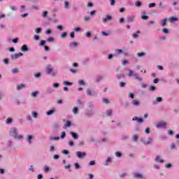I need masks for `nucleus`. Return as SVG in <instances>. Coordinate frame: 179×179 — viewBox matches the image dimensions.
<instances>
[{
    "mask_svg": "<svg viewBox=\"0 0 179 179\" xmlns=\"http://www.w3.org/2000/svg\"><path fill=\"white\" fill-rule=\"evenodd\" d=\"M17 129L16 127H12L10 129V136H13L14 139H18L22 141L23 139V136L17 134Z\"/></svg>",
    "mask_w": 179,
    "mask_h": 179,
    "instance_id": "obj_1",
    "label": "nucleus"
},
{
    "mask_svg": "<svg viewBox=\"0 0 179 179\" xmlns=\"http://www.w3.org/2000/svg\"><path fill=\"white\" fill-rule=\"evenodd\" d=\"M46 73L47 75H52V76H56L57 72L54 71V67L51 64H48L46 66Z\"/></svg>",
    "mask_w": 179,
    "mask_h": 179,
    "instance_id": "obj_2",
    "label": "nucleus"
},
{
    "mask_svg": "<svg viewBox=\"0 0 179 179\" xmlns=\"http://www.w3.org/2000/svg\"><path fill=\"white\" fill-rule=\"evenodd\" d=\"M128 76L129 78H132V76H134L135 77V79L136 80H138L139 82H142V80H143V79L142 78V77H141L139 76V74L138 73H134V71L131 70V69H129V74H128Z\"/></svg>",
    "mask_w": 179,
    "mask_h": 179,
    "instance_id": "obj_3",
    "label": "nucleus"
},
{
    "mask_svg": "<svg viewBox=\"0 0 179 179\" xmlns=\"http://www.w3.org/2000/svg\"><path fill=\"white\" fill-rule=\"evenodd\" d=\"M111 20H113V16H111L110 15H108V14L103 16L101 19V21L104 24H106V23H107V22H111Z\"/></svg>",
    "mask_w": 179,
    "mask_h": 179,
    "instance_id": "obj_4",
    "label": "nucleus"
},
{
    "mask_svg": "<svg viewBox=\"0 0 179 179\" xmlns=\"http://www.w3.org/2000/svg\"><path fill=\"white\" fill-rule=\"evenodd\" d=\"M76 156L78 159H83L84 157H86V152L78 151L76 152Z\"/></svg>",
    "mask_w": 179,
    "mask_h": 179,
    "instance_id": "obj_5",
    "label": "nucleus"
},
{
    "mask_svg": "<svg viewBox=\"0 0 179 179\" xmlns=\"http://www.w3.org/2000/svg\"><path fill=\"white\" fill-rule=\"evenodd\" d=\"M20 57H23V53L19 52L15 53V55H11V59H17Z\"/></svg>",
    "mask_w": 179,
    "mask_h": 179,
    "instance_id": "obj_6",
    "label": "nucleus"
},
{
    "mask_svg": "<svg viewBox=\"0 0 179 179\" xmlns=\"http://www.w3.org/2000/svg\"><path fill=\"white\" fill-rule=\"evenodd\" d=\"M166 125L167 124L165 122H160L156 125V127L157 128H166Z\"/></svg>",
    "mask_w": 179,
    "mask_h": 179,
    "instance_id": "obj_7",
    "label": "nucleus"
},
{
    "mask_svg": "<svg viewBox=\"0 0 179 179\" xmlns=\"http://www.w3.org/2000/svg\"><path fill=\"white\" fill-rule=\"evenodd\" d=\"M133 176L134 178H138V179L143 178V175H142V173H134L133 174Z\"/></svg>",
    "mask_w": 179,
    "mask_h": 179,
    "instance_id": "obj_8",
    "label": "nucleus"
},
{
    "mask_svg": "<svg viewBox=\"0 0 179 179\" xmlns=\"http://www.w3.org/2000/svg\"><path fill=\"white\" fill-rule=\"evenodd\" d=\"M27 141L28 142V143H29V145H31L33 143V136L31 135H28L27 136Z\"/></svg>",
    "mask_w": 179,
    "mask_h": 179,
    "instance_id": "obj_9",
    "label": "nucleus"
},
{
    "mask_svg": "<svg viewBox=\"0 0 179 179\" xmlns=\"http://www.w3.org/2000/svg\"><path fill=\"white\" fill-rule=\"evenodd\" d=\"M132 121H138L140 124H142V122H143V119L135 116L132 118Z\"/></svg>",
    "mask_w": 179,
    "mask_h": 179,
    "instance_id": "obj_10",
    "label": "nucleus"
},
{
    "mask_svg": "<svg viewBox=\"0 0 179 179\" xmlns=\"http://www.w3.org/2000/svg\"><path fill=\"white\" fill-rule=\"evenodd\" d=\"M71 125H72V122H71V121H69V120H66L63 128H64V129H66V128H69V127H71Z\"/></svg>",
    "mask_w": 179,
    "mask_h": 179,
    "instance_id": "obj_11",
    "label": "nucleus"
},
{
    "mask_svg": "<svg viewBox=\"0 0 179 179\" xmlns=\"http://www.w3.org/2000/svg\"><path fill=\"white\" fill-rule=\"evenodd\" d=\"M21 51H22V52H27V51H29V48L27 47V45H23L21 47Z\"/></svg>",
    "mask_w": 179,
    "mask_h": 179,
    "instance_id": "obj_12",
    "label": "nucleus"
},
{
    "mask_svg": "<svg viewBox=\"0 0 179 179\" xmlns=\"http://www.w3.org/2000/svg\"><path fill=\"white\" fill-rule=\"evenodd\" d=\"M141 141L143 142V145H150L152 143V138H148V141H143V139L141 138Z\"/></svg>",
    "mask_w": 179,
    "mask_h": 179,
    "instance_id": "obj_13",
    "label": "nucleus"
},
{
    "mask_svg": "<svg viewBox=\"0 0 179 179\" xmlns=\"http://www.w3.org/2000/svg\"><path fill=\"white\" fill-rule=\"evenodd\" d=\"M87 96H95L96 95V92L94 91H92L90 90H87Z\"/></svg>",
    "mask_w": 179,
    "mask_h": 179,
    "instance_id": "obj_14",
    "label": "nucleus"
},
{
    "mask_svg": "<svg viewBox=\"0 0 179 179\" xmlns=\"http://www.w3.org/2000/svg\"><path fill=\"white\" fill-rule=\"evenodd\" d=\"M155 162H157V163H164V160H163L162 158H160V156L156 157Z\"/></svg>",
    "mask_w": 179,
    "mask_h": 179,
    "instance_id": "obj_15",
    "label": "nucleus"
},
{
    "mask_svg": "<svg viewBox=\"0 0 179 179\" xmlns=\"http://www.w3.org/2000/svg\"><path fill=\"white\" fill-rule=\"evenodd\" d=\"M162 101H163V99L160 96L157 97L156 101L153 102L154 105L157 104V103H162Z\"/></svg>",
    "mask_w": 179,
    "mask_h": 179,
    "instance_id": "obj_16",
    "label": "nucleus"
},
{
    "mask_svg": "<svg viewBox=\"0 0 179 179\" xmlns=\"http://www.w3.org/2000/svg\"><path fill=\"white\" fill-rule=\"evenodd\" d=\"M127 22H129V23H132V22L135 20V15L127 17Z\"/></svg>",
    "mask_w": 179,
    "mask_h": 179,
    "instance_id": "obj_17",
    "label": "nucleus"
},
{
    "mask_svg": "<svg viewBox=\"0 0 179 179\" xmlns=\"http://www.w3.org/2000/svg\"><path fill=\"white\" fill-rule=\"evenodd\" d=\"M70 135H71L73 139H79V136L75 132H71Z\"/></svg>",
    "mask_w": 179,
    "mask_h": 179,
    "instance_id": "obj_18",
    "label": "nucleus"
},
{
    "mask_svg": "<svg viewBox=\"0 0 179 179\" xmlns=\"http://www.w3.org/2000/svg\"><path fill=\"white\" fill-rule=\"evenodd\" d=\"M167 20H169L167 18H164L161 21V26L162 27H164V26H166V24H167Z\"/></svg>",
    "mask_w": 179,
    "mask_h": 179,
    "instance_id": "obj_19",
    "label": "nucleus"
},
{
    "mask_svg": "<svg viewBox=\"0 0 179 179\" xmlns=\"http://www.w3.org/2000/svg\"><path fill=\"white\" fill-rule=\"evenodd\" d=\"M26 85L24 84H19L17 85V90H22V89H24Z\"/></svg>",
    "mask_w": 179,
    "mask_h": 179,
    "instance_id": "obj_20",
    "label": "nucleus"
},
{
    "mask_svg": "<svg viewBox=\"0 0 179 179\" xmlns=\"http://www.w3.org/2000/svg\"><path fill=\"white\" fill-rule=\"evenodd\" d=\"M169 22L171 23H173V22H177L178 20V18L175 17H171L168 19Z\"/></svg>",
    "mask_w": 179,
    "mask_h": 179,
    "instance_id": "obj_21",
    "label": "nucleus"
},
{
    "mask_svg": "<svg viewBox=\"0 0 179 179\" xmlns=\"http://www.w3.org/2000/svg\"><path fill=\"white\" fill-rule=\"evenodd\" d=\"M13 120L12 119V117H8L7 118V120H6V124L7 125H9L10 124H12Z\"/></svg>",
    "mask_w": 179,
    "mask_h": 179,
    "instance_id": "obj_22",
    "label": "nucleus"
},
{
    "mask_svg": "<svg viewBox=\"0 0 179 179\" xmlns=\"http://www.w3.org/2000/svg\"><path fill=\"white\" fill-rule=\"evenodd\" d=\"M106 113L108 117H111V115H113V110L111 109L107 110Z\"/></svg>",
    "mask_w": 179,
    "mask_h": 179,
    "instance_id": "obj_23",
    "label": "nucleus"
},
{
    "mask_svg": "<svg viewBox=\"0 0 179 179\" xmlns=\"http://www.w3.org/2000/svg\"><path fill=\"white\" fill-rule=\"evenodd\" d=\"M49 141H59V136H50Z\"/></svg>",
    "mask_w": 179,
    "mask_h": 179,
    "instance_id": "obj_24",
    "label": "nucleus"
},
{
    "mask_svg": "<svg viewBox=\"0 0 179 179\" xmlns=\"http://www.w3.org/2000/svg\"><path fill=\"white\" fill-rule=\"evenodd\" d=\"M74 47H78V43H76V42H71L70 43V48H74Z\"/></svg>",
    "mask_w": 179,
    "mask_h": 179,
    "instance_id": "obj_25",
    "label": "nucleus"
},
{
    "mask_svg": "<svg viewBox=\"0 0 179 179\" xmlns=\"http://www.w3.org/2000/svg\"><path fill=\"white\" fill-rule=\"evenodd\" d=\"M55 113V109L50 110L47 112V115H52Z\"/></svg>",
    "mask_w": 179,
    "mask_h": 179,
    "instance_id": "obj_26",
    "label": "nucleus"
},
{
    "mask_svg": "<svg viewBox=\"0 0 179 179\" xmlns=\"http://www.w3.org/2000/svg\"><path fill=\"white\" fill-rule=\"evenodd\" d=\"M131 104H132L133 106H139L140 103H139L138 101H136V100H133V101H131Z\"/></svg>",
    "mask_w": 179,
    "mask_h": 179,
    "instance_id": "obj_27",
    "label": "nucleus"
},
{
    "mask_svg": "<svg viewBox=\"0 0 179 179\" xmlns=\"http://www.w3.org/2000/svg\"><path fill=\"white\" fill-rule=\"evenodd\" d=\"M31 97H36L38 96V91L31 92Z\"/></svg>",
    "mask_w": 179,
    "mask_h": 179,
    "instance_id": "obj_28",
    "label": "nucleus"
},
{
    "mask_svg": "<svg viewBox=\"0 0 179 179\" xmlns=\"http://www.w3.org/2000/svg\"><path fill=\"white\" fill-rule=\"evenodd\" d=\"M122 78H125V74H124V73L117 75V79H122Z\"/></svg>",
    "mask_w": 179,
    "mask_h": 179,
    "instance_id": "obj_29",
    "label": "nucleus"
},
{
    "mask_svg": "<svg viewBox=\"0 0 179 179\" xmlns=\"http://www.w3.org/2000/svg\"><path fill=\"white\" fill-rule=\"evenodd\" d=\"M64 9H69V2L65 1H64Z\"/></svg>",
    "mask_w": 179,
    "mask_h": 179,
    "instance_id": "obj_30",
    "label": "nucleus"
},
{
    "mask_svg": "<svg viewBox=\"0 0 179 179\" xmlns=\"http://www.w3.org/2000/svg\"><path fill=\"white\" fill-rule=\"evenodd\" d=\"M78 85L80 86H85V85H86V83H85L83 80H80L78 81Z\"/></svg>",
    "mask_w": 179,
    "mask_h": 179,
    "instance_id": "obj_31",
    "label": "nucleus"
},
{
    "mask_svg": "<svg viewBox=\"0 0 179 179\" xmlns=\"http://www.w3.org/2000/svg\"><path fill=\"white\" fill-rule=\"evenodd\" d=\"M79 111V109L78 108V107H74L73 108V114H78Z\"/></svg>",
    "mask_w": 179,
    "mask_h": 179,
    "instance_id": "obj_32",
    "label": "nucleus"
},
{
    "mask_svg": "<svg viewBox=\"0 0 179 179\" xmlns=\"http://www.w3.org/2000/svg\"><path fill=\"white\" fill-rule=\"evenodd\" d=\"M64 86H72L73 83H70V82H68V81H64Z\"/></svg>",
    "mask_w": 179,
    "mask_h": 179,
    "instance_id": "obj_33",
    "label": "nucleus"
},
{
    "mask_svg": "<svg viewBox=\"0 0 179 179\" xmlns=\"http://www.w3.org/2000/svg\"><path fill=\"white\" fill-rule=\"evenodd\" d=\"M43 171H45V173H47L48 171H50V167L48 166L45 165L43 167Z\"/></svg>",
    "mask_w": 179,
    "mask_h": 179,
    "instance_id": "obj_34",
    "label": "nucleus"
},
{
    "mask_svg": "<svg viewBox=\"0 0 179 179\" xmlns=\"http://www.w3.org/2000/svg\"><path fill=\"white\" fill-rule=\"evenodd\" d=\"M148 90H149L150 92H155V90H156V87H155V86H153V85H151V86L149 87Z\"/></svg>",
    "mask_w": 179,
    "mask_h": 179,
    "instance_id": "obj_35",
    "label": "nucleus"
},
{
    "mask_svg": "<svg viewBox=\"0 0 179 179\" xmlns=\"http://www.w3.org/2000/svg\"><path fill=\"white\" fill-rule=\"evenodd\" d=\"M41 30H43V29H41V28H40V27L36 28V29H35V33H36V34H38L41 33Z\"/></svg>",
    "mask_w": 179,
    "mask_h": 179,
    "instance_id": "obj_36",
    "label": "nucleus"
},
{
    "mask_svg": "<svg viewBox=\"0 0 179 179\" xmlns=\"http://www.w3.org/2000/svg\"><path fill=\"white\" fill-rule=\"evenodd\" d=\"M136 6L137 8H140V6H142V2L138 1H136V3H135Z\"/></svg>",
    "mask_w": 179,
    "mask_h": 179,
    "instance_id": "obj_37",
    "label": "nucleus"
},
{
    "mask_svg": "<svg viewBox=\"0 0 179 179\" xmlns=\"http://www.w3.org/2000/svg\"><path fill=\"white\" fill-rule=\"evenodd\" d=\"M145 55H146V53H145V52H138V53H137V57H145Z\"/></svg>",
    "mask_w": 179,
    "mask_h": 179,
    "instance_id": "obj_38",
    "label": "nucleus"
},
{
    "mask_svg": "<svg viewBox=\"0 0 179 179\" xmlns=\"http://www.w3.org/2000/svg\"><path fill=\"white\" fill-rule=\"evenodd\" d=\"M108 163H111V157H108V159L106 161L105 166H108Z\"/></svg>",
    "mask_w": 179,
    "mask_h": 179,
    "instance_id": "obj_39",
    "label": "nucleus"
},
{
    "mask_svg": "<svg viewBox=\"0 0 179 179\" xmlns=\"http://www.w3.org/2000/svg\"><path fill=\"white\" fill-rule=\"evenodd\" d=\"M115 52H117V54L118 55H120L122 54V52H124V51L121 49H117V50H115Z\"/></svg>",
    "mask_w": 179,
    "mask_h": 179,
    "instance_id": "obj_40",
    "label": "nucleus"
},
{
    "mask_svg": "<svg viewBox=\"0 0 179 179\" xmlns=\"http://www.w3.org/2000/svg\"><path fill=\"white\" fill-rule=\"evenodd\" d=\"M32 117L34 118H37L38 117V113H37V112H32Z\"/></svg>",
    "mask_w": 179,
    "mask_h": 179,
    "instance_id": "obj_41",
    "label": "nucleus"
},
{
    "mask_svg": "<svg viewBox=\"0 0 179 179\" xmlns=\"http://www.w3.org/2000/svg\"><path fill=\"white\" fill-rule=\"evenodd\" d=\"M132 139H133L134 142H137V141H138V135H136V134L134 135Z\"/></svg>",
    "mask_w": 179,
    "mask_h": 179,
    "instance_id": "obj_42",
    "label": "nucleus"
},
{
    "mask_svg": "<svg viewBox=\"0 0 179 179\" xmlns=\"http://www.w3.org/2000/svg\"><path fill=\"white\" fill-rule=\"evenodd\" d=\"M48 15V11H43L42 13L43 17H47Z\"/></svg>",
    "mask_w": 179,
    "mask_h": 179,
    "instance_id": "obj_43",
    "label": "nucleus"
},
{
    "mask_svg": "<svg viewBox=\"0 0 179 179\" xmlns=\"http://www.w3.org/2000/svg\"><path fill=\"white\" fill-rule=\"evenodd\" d=\"M66 36H68V34L66 32H63V33H62L61 38H65V37H66Z\"/></svg>",
    "mask_w": 179,
    "mask_h": 179,
    "instance_id": "obj_44",
    "label": "nucleus"
},
{
    "mask_svg": "<svg viewBox=\"0 0 179 179\" xmlns=\"http://www.w3.org/2000/svg\"><path fill=\"white\" fill-rule=\"evenodd\" d=\"M39 45L41 47H44V45H45V41H41Z\"/></svg>",
    "mask_w": 179,
    "mask_h": 179,
    "instance_id": "obj_45",
    "label": "nucleus"
},
{
    "mask_svg": "<svg viewBox=\"0 0 179 179\" xmlns=\"http://www.w3.org/2000/svg\"><path fill=\"white\" fill-rule=\"evenodd\" d=\"M88 107H89V108H90L91 110H93V108H94V105H93V103H88Z\"/></svg>",
    "mask_w": 179,
    "mask_h": 179,
    "instance_id": "obj_46",
    "label": "nucleus"
},
{
    "mask_svg": "<svg viewBox=\"0 0 179 179\" xmlns=\"http://www.w3.org/2000/svg\"><path fill=\"white\" fill-rule=\"evenodd\" d=\"M65 136H66V133H65V131H63L60 136V138L62 139H64V138H65Z\"/></svg>",
    "mask_w": 179,
    "mask_h": 179,
    "instance_id": "obj_47",
    "label": "nucleus"
},
{
    "mask_svg": "<svg viewBox=\"0 0 179 179\" xmlns=\"http://www.w3.org/2000/svg\"><path fill=\"white\" fill-rule=\"evenodd\" d=\"M141 19H143V20H148L149 19V16H148V15H142L141 16Z\"/></svg>",
    "mask_w": 179,
    "mask_h": 179,
    "instance_id": "obj_48",
    "label": "nucleus"
},
{
    "mask_svg": "<svg viewBox=\"0 0 179 179\" xmlns=\"http://www.w3.org/2000/svg\"><path fill=\"white\" fill-rule=\"evenodd\" d=\"M149 8H155V6H156V3H150L148 4Z\"/></svg>",
    "mask_w": 179,
    "mask_h": 179,
    "instance_id": "obj_49",
    "label": "nucleus"
},
{
    "mask_svg": "<svg viewBox=\"0 0 179 179\" xmlns=\"http://www.w3.org/2000/svg\"><path fill=\"white\" fill-rule=\"evenodd\" d=\"M85 115L87 117H92V115H94V113H85Z\"/></svg>",
    "mask_w": 179,
    "mask_h": 179,
    "instance_id": "obj_50",
    "label": "nucleus"
},
{
    "mask_svg": "<svg viewBox=\"0 0 179 179\" xmlns=\"http://www.w3.org/2000/svg\"><path fill=\"white\" fill-rule=\"evenodd\" d=\"M34 39L36 41H38V40H40V36H38V35H34Z\"/></svg>",
    "mask_w": 179,
    "mask_h": 179,
    "instance_id": "obj_51",
    "label": "nucleus"
},
{
    "mask_svg": "<svg viewBox=\"0 0 179 179\" xmlns=\"http://www.w3.org/2000/svg\"><path fill=\"white\" fill-rule=\"evenodd\" d=\"M47 92H48V93H53L54 90L51 87H49V88H48Z\"/></svg>",
    "mask_w": 179,
    "mask_h": 179,
    "instance_id": "obj_52",
    "label": "nucleus"
},
{
    "mask_svg": "<svg viewBox=\"0 0 179 179\" xmlns=\"http://www.w3.org/2000/svg\"><path fill=\"white\" fill-rule=\"evenodd\" d=\"M125 86H127V83L122 82L120 83V87H125Z\"/></svg>",
    "mask_w": 179,
    "mask_h": 179,
    "instance_id": "obj_53",
    "label": "nucleus"
},
{
    "mask_svg": "<svg viewBox=\"0 0 179 179\" xmlns=\"http://www.w3.org/2000/svg\"><path fill=\"white\" fill-rule=\"evenodd\" d=\"M74 166H75L76 170H78V169L80 168V165H79V163H78V162H76Z\"/></svg>",
    "mask_w": 179,
    "mask_h": 179,
    "instance_id": "obj_54",
    "label": "nucleus"
},
{
    "mask_svg": "<svg viewBox=\"0 0 179 179\" xmlns=\"http://www.w3.org/2000/svg\"><path fill=\"white\" fill-rule=\"evenodd\" d=\"M115 155L117 156V157H121V156H122V154L120 152H116Z\"/></svg>",
    "mask_w": 179,
    "mask_h": 179,
    "instance_id": "obj_55",
    "label": "nucleus"
},
{
    "mask_svg": "<svg viewBox=\"0 0 179 179\" xmlns=\"http://www.w3.org/2000/svg\"><path fill=\"white\" fill-rule=\"evenodd\" d=\"M74 31H80L82 30V28L80 27H76L74 29Z\"/></svg>",
    "mask_w": 179,
    "mask_h": 179,
    "instance_id": "obj_56",
    "label": "nucleus"
},
{
    "mask_svg": "<svg viewBox=\"0 0 179 179\" xmlns=\"http://www.w3.org/2000/svg\"><path fill=\"white\" fill-rule=\"evenodd\" d=\"M50 152H55V147L54 145L50 146Z\"/></svg>",
    "mask_w": 179,
    "mask_h": 179,
    "instance_id": "obj_57",
    "label": "nucleus"
},
{
    "mask_svg": "<svg viewBox=\"0 0 179 179\" xmlns=\"http://www.w3.org/2000/svg\"><path fill=\"white\" fill-rule=\"evenodd\" d=\"M96 164V162L95 161H90L89 163L90 166H94Z\"/></svg>",
    "mask_w": 179,
    "mask_h": 179,
    "instance_id": "obj_58",
    "label": "nucleus"
},
{
    "mask_svg": "<svg viewBox=\"0 0 179 179\" xmlns=\"http://www.w3.org/2000/svg\"><path fill=\"white\" fill-rule=\"evenodd\" d=\"M162 31H163V33H165V34H167V33H169V29L166 28H164L162 29Z\"/></svg>",
    "mask_w": 179,
    "mask_h": 179,
    "instance_id": "obj_59",
    "label": "nucleus"
},
{
    "mask_svg": "<svg viewBox=\"0 0 179 179\" xmlns=\"http://www.w3.org/2000/svg\"><path fill=\"white\" fill-rule=\"evenodd\" d=\"M12 72H13V73H17V72H19V69H13L12 70Z\"/></svg>",
    "mask_w": 179,
    "mask_h": 179,
    "instance_id": "obj_60",
    "label": "nucleus"
},
{
    "mask_svg": "<svg viewBox=\"0 0 179 179\" xmlns=\"http://www.w3.org/2000/svg\"><path fill=\"white\" fill-rule=\"evenodd\" d=\"M48 41H49V43H52V41H54V38L53 37L48 38Z\"/></svg>",
    "mask_w": 179,
    "mask_h": 179,
    "instance_id": "obj_61",
    "label": "nucleus"
},
{
    "mask_svg": "<svg viewBox=\"0 0 179 179\" xmlns=\"http://www.w3.org/2000/svg\"><path fill=\"white\" fill-rule=\"evenodd\" d=\"M115 5V0H110V6H114Z\"/></svg>",
    "mask_w": 179,
    "mask_h": 179,
    "instance_id": "obj_62",
    "label": "nucleus"
},
{
    "mask_svg": "<svg viewBox=\"0 0 179 179\" xmlns=\"http://www.w3.org/2000/svg\"><path fill=\"white\" fill-rule=\"evenodd\" d=\"M100 80H103V77H101V76L97 77L96 82H100Z\"/></svg>",
    "mask_w": 179,
    "mask_h": 179,
    "instance_id": "obj_63",
    "label": "nucleus"
},
{
    "mask_svg": "<svg viewBox=\"0 0 179 179\" xmlns=\"http://www.w3.org/2000/svg\"><path fill=\"white\" fill-rule=\"evenodd\" d=\"M10 8L11 10H17V8L14 6H10Z\"/></svg>",
    "mask_w": 179,
    "mask_h": 179,
    "instance_id": "obj_64",
    "label": "nucleus"
}]
</instances>
